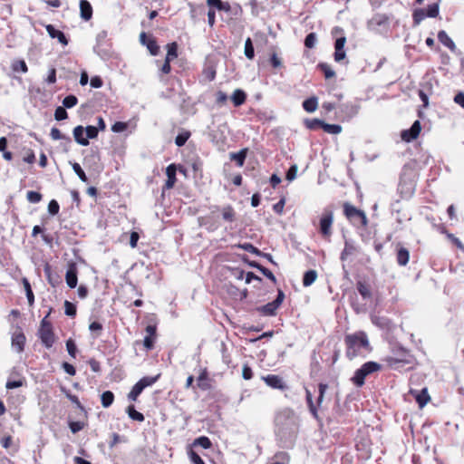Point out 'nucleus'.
Here are the masks:
<instances>
[{
  "label": "nucleus",
  "mask_w": 464,
  "mask_h": 464,
  "mask_svg": "<svg viewBox=\"0 0 464 464\" xmlns=\"http://www.w3.org/2000/svg\"><path fill=\"white\" fill-rule=\"evenodd\" d=\"M344 343L346 344V356L351 360L360 355L363 350H369L370 347L368 337L364 332L346 335Z\"/></svg>",
  "instance_id": "obj_1"
},
{
  "label": "nucleus",
  "mask_w": 464,
  "mask_h": 464,
  "mask_svg": "<svg viewBox=\"0 0 464 464\" xmlns=\"http://www.w3.org/2000/svg\"><path fill=\"white\" fill-rule=\"evenodd\" d=\"M382 368L381 364L375 362H367L363 363L361 368L355 371L352 378V382L357 387H362L364 384L365 378Z\"/></svg>",
  "instance_id": "obj_2"
},
{
  "label": "nucleus",
  "mask_w": 464,
  "mask_h": 464,
  "mask_svg": "<svg viewBox=\"0 0 464 464\" xmlns=\"http://www.w3.org/2000/svg\"><path fill=\"white\" fill-rule=\"evenodd\" d=\"M334 222V212L329 208H325L320 218L319 228L320 233L324 238H330L332 236V225Z\"/></svg>",
  "instance_id": "obj_3"
},
{
  "label": "nucleus",
  "mask_w": 464,
  "mask_h": 464,
  "mask_svg": "<svg viewBox=\"0 0 464 464\" xmlns=\"http://www.w3.org/2000/svg\"><path fill=\"white\" fill-rule=\"evenodd\" d=\"M344 214L351 220L358 219L362 226L367 225V218L363 211L357 209L355 207L345 203L343 206Z\"/></svg>",
  "instance_id": "obj_4"
},
{
  "label": "nucleus",
  "mask_w": 464,
  "mask_h": 464,
  "mask_svg": "<svg viewBox=\"0 0 464 464\" xmlns=\"http://www.w3.org/2000/svg\"><path fill=\"white\" fill-rule=\"evenodd\" d=\"M262 380L266 382V384L273 389H277L280 391H285L288 389L287 384L284 382L283 378L279 375L276 374H268L266 376H263Z\"/></svg>",
  "instance_id": "obj_5"
},
{
  "label": "nucleus",
  "mask_w": 464,
  "mask_h": 464,
  "mask_svg": "<svg viewBox=\"0 0 464 464\" xmlns=\"http://www.w3.org/2000/svg\"><path fill=\"white\" fill-rule=\"evenodd\" d=\"M420 130V121H415L410 129L401 131V137L404 141L410 142L418 138Z\"/></svg>",
  "instance_id": "obj_6"
},
{
  "label": "nucleus",
  "mask_w": 464,
  "mask_h": 464,
  "mask_svg": "<svg viewBox=\"0 0 464 464\" xmlns=\"http://www.w3.org/2000/svg\"><path fill=\"white\" fill-rule=\"evenodd\" d=\"M339 109L343 119L350 120L358 113L360 106L353 102H346L340 105Z\"/></svg>",
  "instance_id": "obj_7"
},
{
  "label": "nucleus",
  "mask_w": 464,
  "mask_h": 464,
  "mask_svg": "<svg viewBox=\"0 0 464 464\" xmlns=\"http://www.w3.org/2000/svg\"><path fill=\"white\" fill-rule=\"evenodd\" d=\"M39 338L46 348H51L55 341L53 328L39 329Z\"/></svg>",
  "instance_id": "obj_8"
},
{
  "label": "nucleus",
  "mask_w": 464,
  "mask_h": 464,
  "mask_svg": "<svg viewBox=\"0 0 464 464\" xmlns=\"http://www.w3.org/2000/svg\"><path fill=\"white\" fill-rule=\"evenodd\" d=\"M140 41L142 44H146L147 48L149 49L150 53L152 55H157L160 50V47L157 44V42L150 37H148L146 33L142 32L140 34Z\"/></svg>",
  "instance_id": "obj_9"
},
{
  "label": "nucleus",
  "mask_w": 464,
  "mask_h": 464,
  "mask_svg": "<svg viewBox=\"0 0 464 464\" xmlns=\"http://www.w3.org/2000/svg\"><path fill=\"white\" fill-rule=\"evenodd\" d=\"M388 16L382 14H377L372 17L368 22V27L372 30H377L381 26H384L388 24Z\"/></svg>",
  "instance_id": "obj_10"
},
{
  "label": "nucleus",
  "mask_w": 464,
  "mask_h": 464,
  "mask_svg": "<svg viewBox=\"0 0 464 464\" xmlns=\"http://www.w3.org/2000/svg\"><path fill=\"white\" fill-rule=\"evenodd\" d=\"M45 29L51 38H57L58 41L64 46L68 44V40L62 31L55 29V27L52 24H47Z\"/></svg>",
  "instance_id": "obj_11"
},
{
  "label": "nucleus",
  "mask_w": 464,
  "mask_h": 464,
  "mask_svg": "<svg viewBox=\"0 0 464 464\" xmlns=\"http://www.w3.org/2000/svg\"><path fill=\"white\" fill-rule=\"evenodd\" d=\"M93 51L97 53L102 60H109L112 56V52L111 49L110 44H95L93 47Z\"/></svg>",
  "instance_id": "obj_12"
},
{
  "label": "nucleus",
  "mask_w": 464,
  "mask_h": 464,
  "mask_svg": "<svg viewBox=\"0 0 464 464\" xmlns=\"http://www.w3.org/2000/svg\"><path fill=\"white\" fill-rule=\"evenodd\" d=\"M25 336L22 332L14 333L12 336V346L17 353H22L24 348Z\"/></svg>",
  "instance_id": "obj_13"
},
{
  "label": "nucleus",
  "mask_w": 464,
  "mask_h": 464,
  "mask_svg": "<svg viewBox=\"0 0 464 464\" xmlns=\"http://www.w3.org/2000/svg\"><path fill=\"white\" fill-rule=\"evenodd\" d=\"M80 14L84 21H89L92 17V7L87 0H80Z\"/></svg>",
  "instance_id": "obj_14"
},
{
  "label": "nucleus",
  "mask_w": 464,
  "mask_h": 464,
  "mask_svg": "<svg viewBox=\"0 0 464 464\" xmlns=\"http://www.w3.org/2000/svg\"><path fill=\"white\" fill-rule=\"evenodd\" d=\"M314 123L318 124L325 132L330 134H339L342 131V126L339 124L325 123L318 119H314Z\"/></svg>",
  "instance_id": "obj_15"
},
{
  "label": "nucleus",
  "mask_w": 464,
  "mask_h": 464,
  "mask_svg": "<svg viewBox=\"0 0 464 464\" xmlns=\"http://www.w3.org/2000/svg\"><path fill=\"white\" fill-rule=\"evenodd\" d=\"M66 284L70 288H74L77 285V268L75 266H71L65 275Z\"/></svg>",
  "instance_id": "obj_16"
},
{
  "label": "nucleus",
  "mask_w": 464,
  "mask_h": 464,
  "mask_svg": "<svg viewBox=\"0 0 464 464\" xmlns=\"http://www.w3.org/2000/svg\"><path fill=\"white\" fill-rule=\"evenodd\" d=\"M176 166L174 164H170L166 169V175L168 179L165 183V187L167 188H172L176 182Z\"/></svg>",
  "instance_id": "obj_17"
},
{
  "label": "nucleus",
  "mask_w": 464,
  "mask_h": 464,
  "mask_svg": "<svg viewBox=\"0 0 464 464\" xmlns=\"http://www.w3.org/2000/svg\"><path fill=\"white\" fill-rule=\"evenodd\" d=\"M438 39L444 46L449 48L451 52H454L456 50V44L445 31L441 30L438 33Z\"/></svg>",
  "instance_id": "obj_18"
},
{
  "label": "nucleus",
  "mask_w": 464,
  "mask_h": 464,
  "mask_svg": "<svg viewBox=\"0 0 464 464\" xmlns=\"http://www.w3.org/2000/svg\"><path fill=\"white\" fill-rule=\"evenodd\" d=\"M246 100V92L241 89H237L231 95V101L236 107H239L245 103Z\"/></svg>",
  "instance_id": "obj_19"
},
{
  "label": "nucleus",
  "mask_w": 464,
  "mask_h": 464,
  "mask_svg": "<svg viewBox=\"0 0 464 464\" xmlns=\"http://www.w3.org/2000/svg\"><path fill=\"white\" fill-rule=\"evenodd\" d=\"M73 137L75 141L82 145V146H87L89 145V140L86 138H83V132L84 129L82 126L79 125L73 129Z\"/></svg>",
  "instance_id": "obj_20"
},
{
  "label": "nucleus",
  "mask_w": 464,
  "mask_h": 464,
  "mask_svg": "<svg viewBox=\"0 0 464 464\" xmlns=\"http://www.w3.org/2000/svg\"><path fill=\"white\" fill-rule=\"evenodd\" d=\"M160 376V374L156 376H145L141 378L135 385L143 391L145 388L153 385L159 380Z\"/></svg>",
  "instance_id": "obj_21"
},
{
  "label": "nucleus",
  "mask_w": 464,
  "mask_h": 464,
  "mask_svg": "<svg viewBox=\"0 0 464 464\" xmlns=\"http://www.w3.org/2000/svg\"><path fill=\"white\" fill-rule=\"evenodd\" d=\"M160 376V374L156 376H145L141 378L135 385L143 391L145 388L153 385L159 380Z\"/></svg>",
  "instance_id": "obj_22"
},
{
  "label": "nucleus",
  "mask_w": 464,
  "mask_h": 464,
  "mask_svg": "<svg viewBox=\"0 0 464 464\" xmlns=\"http://www.w3.org/2000/svg\"><path fill=\"white\" fill-rule=\"evenodd\" d=\"M410 253L405 247H400L397 252V263L400 266H406L409 262Z\"/></svg>",
  "instance_id": "obj_23"
},
{
  "label": "nucleus",
  "mask_w": 464,
  "mask_h": 464,
  "mask_svg": "<svg viewBox=\"0 0 464 464\" xmlns=\"http://www.w3.org/2000/svg\"><path fill=\"white\" fill-rule=\"evenodd\" d=\"M222 218L227 222H233L236 218V212L231 206H226L221 209Z\"/></svg>",
  "instance_id": "obj_24"
},
{
  "label": "nucleus",
  "mask_w": 464,
  "mask_h": 464,
  "mask_svg": "<svg viewBox=\"0 0 464 464\" xmlns=\"http://www.w3.org/2000/svg\"><path fill=\"white\" fill-rule=\"evenodd\" d=\"M318 106V102L316 97H311L304 101L303 108L307 112H314Z\"/></svg>",
  "instance_id": "obj_25"
},
{
  "label": "nucleus",
  "mask_w": 464,
  "mask_h": 464,
  "mask_svg": "<svg viewBox=\"0 0 464 464\" xmlns=\"http://www.w3.org/2000/svg\"><path fill=\"white\" fill-rule=\"evenodd\" d=\"M427 16V12L422 8H418L413 11L412 19L414 25H419Z\"/></svg>",
  "instance_id": "obj_26"
},
{
  "label": "nucleus",
  "mask_w": 464,
  "mask_h": 464,
  "mask_svg": "<svg viewBox=\"0 0 464 464\" xmlns=\"http://www.w3.org/2000/svg\"><path fill=\"white\" fill-rule=\"evenodd\" d=\"M316 278H317L316 271L315 270H308L304 275L303 285L304 286H309L312 284H314V282L316 280Z\"/></svg>",
  "instance_id": "obj_27"
},
{
  "label": "nucleus",
  "mask_w": 464,
  "mask_h": 464,
  "mask_svg": "<svg viewBox=\"0 0 464 464\" xmlns=\"http://www.w3.org/2000/svg\"><path fill=\"white\" fill-rule=\"evenodd\" d=\"M357 290L363 299H369L372 296L370 287L363 282H358L356 285Z\"/></svg>",
  "instance_id": "obj_28"
},
{
  "label": "nucleus",
  "mask_w": 464,
  "mask_h": 464,
  "mask_svg": "<svg viewBox=\"0 0 464 464\" xmlns=\"http://www.w3.org/2000/svg\"><path fill=\"white\" fill-rule=\"evenodd\" d=\"M23 285L25 290L26 297L30 306H33L34 303V295L31 288V285L26 278H23Z\"/></svg>",
  "instance_id": "obj_29"
},
{
  "label": "nucleus",
  "mask_w": 464,
  "mask_h": 464,
  "mask_svg": "<svg viewBox=\"0 0 464 464\" xmlns=\"http://www.w3.org/2000/svg\"><path fill=\"white\" fill-rule=\"evenodd\" d=\"M102 405L104 408L110 407L114 401V394L111 391L104 392L101 396Z\"/></svg>",
  "instance_id": "obj_30"
},
{
  "label": "nucleus",
  "mask_w": 464,
  "mask_h": 464,
  "mask_svg": "<svg viewBox=\"0 0 464 464\" xmlns=\"http://www.w3.org/2000/svg\"><path fill=\"white\" fill-rule=\"evenodd\" d=\"M430 401V396L428 394L427 389L424 388L420 393L416 396V401L418 402L420 408L424 407L428 401Z\"/></svg>",
  "instance_id": "obj_31"
},
{
  "label": "nucleus",
  "mask_w": 464,
  "mask_h": 464,
  "mask_svg": "<svg viewBox=\"0 0 464 464\" xmlns=\"http://www.w3.org/2000/svg\"><path fill=\"white\" fill-rule=\"evenodd\" d=\"M127 413H128L129 417L131 420H137V421H143L144 420L143 414L139 412V411H137L133 405H130L127 408Z\"/></svg>",
  "instance_id": "obj_32"
},
{
  "label": "nucleus",
  "mask_w": 464,
  "mask_h": 464,
  "mask_svg": "<svg viewBox=\"0 0 464 464\" xmlns=\"http://www.w3.org/2000/svg\"><path fill=\"white\" fill-rule=\"evenodd\" d=\"M12 70L14 72H22L25 73L28 72V67L24 60H15L12 63Z\"/></svg>",
  "instance_id": "obj_33"
},
{
  "label": "nucleus",
  "mask_w": 464,
  "mask_h": 464,
  "mask_svg": "<svg viewBox=\"0 0 464 464\" xmlns=\"http://www.w3.org/2000/svg\"><path fill=\"white\" fill-rule=\"evenodd\" d=\"M167 48H168V53H167V55H166V59L167 60H174L175 58L178 57V44L177 43H171V44H169L167 45Z\"/></svg>",
  "instance_id": "obj_34"
},
{
  "label": "nucleus",
  "mask_w": 464,
  "mask_h": 464,
  "mask_svg": "<svg viewBox=\"0 0 464 464\" xmlns=\"http://www.w3.org/2000/svg\"><path fill=\"white\" fill-rule=\"evenodd\" d=\"M72 168L82 182H85V183L88 182V178L79 163H77V162L72 163Z\"/></svg>",
  "instance_id": "obj_35"
},
{
  "label": "nucleus",
  "mask_w": 464,
  "mask_h": 464,
  "mask_svg": "<svg viewBox=\"0 0 464 464\" xmlns=\"http://www.w3.org/2000/svg\"><path fill=\"white\" fill-rule=\"evenodd\" d=\"M276 310L277 308L271 302L258 308V311L265 315H275Z\"/></svg>",
  "instance_id": "obj_36"
},
{
  "label": "nucleus",
  "mask_w": 464,
  "mask_h": 464,
  "mask_svg": "<svg viewBox=\"0 0 464 464\" xmlns=\"http://www.w3.org/2000/svg\"><path fill=\"white\" fill-rule=\"evenodd\" d=\"M354 252L355 246L349 242H345L344 248L341 253V260H345L349 256L353 255Z\"/></svg>",
  "instance_id": "obj_37"
},
{
  "label": "nucleus",
  "mask_w": 464,
  "mask_h": 464,
  "mask_svg": "<svg viewBox=\"0 0 464 464\" xmlns=\"http://www.w3.org/2000/svg\"><path fill=\"white\" fill-rule=\"evenodd\" d=\"M245 55L249 60H252L255 56L254 46L250 38H247L245 42Z\"/></svg>",
  "instance_id": "obj_38"
},
{
  "label": "nucleus",
  "mask_w": 464,
  "mask_h": 464,
  "mask_svg": "<svg viewBox=\"0 0 464 464\" xmlns=\"http://www.w3.org/2000/svg\"><path fill=\"white\" fill-rule=\"evenodd\" d=\"M237 247H239V248H241L243 250H246V251H247L249 253H252L254 255H256V256H261L262 255V252L257 247L253 246L251 243L239 244L237 246Z\"/></svg>",
  "instance_id": "obj_39"
},
{
  "label": "nucleus",
  "mask_w": 464,
  "mask_h": 464,
  "mask_svg": "<svg viewBox=\"0 0 464 464\" xmlns=\"http://www.w3.org/2000/svg\"><path fill=\"white\" fill-rule=\"evenodd\" d=\"M195 446H200L203 449H209L211 447L210 440L206 436H201L194 440Z\"/></svg>",
  "instance_id": "obj_40"
},
{
  "label": "nucleus",
  "mask_w": 464,
  "mask_h": 464,
  "mask_svg": "<svg viewBox=\"0 0 464 464\" xmlns=\"http://www.w3.org/2000/svg\"><path fill=\"white\" fill-rule=\"evenodd\" d=\"M317 42V35L315 33H310L306 35L304 39V45L305 47L312 49L315 46V44Z\"/></svg>",
  "instance_id": "obj_41"
},
{
  "label": "nucleus",
  "mask_w": 464,
  "mask_h": 464,
  "mask_svg": "<svg viewBox=\"0 0 464 464\" xmlns=\"http://www.w3.org/2000/svg\"><path fill=\"white\" fill-rule=\"evenodd\" d=\"M306 401H307V404H308L311 413L313 414V416L314 418L317 419L318 418L317 409H316L315 405L314 404V401L312 400V394H311L310 391H308V390H306Z\"/></svg>",
  "instance_id": "obj_42"
},
{
  "label": "nucleus",
  "mask_w": 464,
  "mask_h": 464,
  "mask_svg": "<svg viewBox=\"0 0 464 464\" xmlns=\"http://www.w3.org/2000/svg\"><path fill=\"white\" fill-rule=\"evenodd\" d=\"M189 137H190V133L188 131H184V132L179 133L175 139L176 145L178 147L183 146L187 142V140H188Z\"/></svg>",
  "instance_id": "obj_43"
},
{
  "label": "nucleus",
  "mask_w": 464,
  "mask_h": 464,
  "mask_svg": "<svg viewBox=\"0 0 464 464\" xmlns=\"http://www.w3.org/2000/svg\"><path fill=\"white\" fill-rule=\"evenodd\" d=\"M440 6L439 3L431 4L428 6L427 9V16L430 18H435L439 15Z\"/></svg>",
  "instance_id": "obj_44"
},
{
  "label": "nucleus",
  "mask_w": 464,
  "mask_h": 464,
  "mask_svg": "<svg viewBox=\"0 0 464 464\" xmlns=\"http://www.w3.org/2000/svg\"><path fill=\"white\" fill-rule=\"evenodd\" d=\"M78 102V99L74 95H68L63 101V105L64 108H72Z\"/></svg>",
  "instance_id": "obj_45"
},
{
  "label": "nucleus",
  "mask_w": 464,
  "mask_h": 464,
  "mask_svg": "<svg viewBox=\"0 0 464 464\" xmlns=\"http://www.w3.org/2000/svg\"><path fill=\"white\" fill-rule=\"evenodd\" d=\"M321 71L324 72L326 79H330L335 75L334 71L327 63H320L318 65Z\"/></svg>",
  "instance_id": "obj_46"
},
{
  "label": "nucleus",
  "mask_w": 464,
  "mask_h": 464,
  "mask_svg": "<svg viewBox=\"0 0 464 464\" xmlns=\"http://www.w3.org/2000/svg\"><path fill=\"white\" fill-rule=\"evenodd\" d=\"M67 117H68V113L63 106V107L59 106L55 109L54 119L56 121H63V120L67 119Z\"/></svg>",
  "instance_id": "obj_47"
},
{
  "label": "nucleus",
  "mask_w": 464,
  "mask_h": 464,
  "mask_svg": "<svg viewBox=\"0 0 464 464\" xmlns=\"http://www.w3.org/2000/svg\"><path fill=\"white\" fill-rule=\"evenodd\" d=\"M66 349L68 353L72 357L75 358L76 353H77V347L72 339H69L66 341Z\"/></svg>",
  "instance_id": "obj_48"
},
{
  "label": "nucleus",
  "mask_w": 464,
  "mask_h": 464,
  "mask_svg": "<svg viewBox=\"0 0 464 464\" xmlns=\"http://www.w3.org/2000/svg\"><path fill=\"white\" fill-rule=\"evenodd\" d=\"M50 136L54 140L66 139L68 141H71V139L69 137H66L65 135L62 134L60 130H58L57 128H52Z\"/></svg>",
  "instance_id": "obj_49"
},
{
  "label": "nucleus",
  "mask_w": 464,
  "mask_h": 464,
  "mask_svg": "<svg viewBox=\"0 0 464 464\" xmlns=\"http://www.w3.org/2000/svg\"><path fill=\"white\" fill-rule=\"evenodd\" d=\"M26 198L31 203H38L42 200V195L36 191H28Z\"/></svg>",
  "instance_id": "obj_50"
},
{
  "label": "nucleus",
  "mask_w": 464,
  "mask_h": 464,
  "mask_svg": "<svg viewBox=\"0 0 464 464\" xmlns=\"http://www.w3.org/2000/svg\"><path fill=\"white\" fill-rule=\"evenodd\" d=\"M246 156V150H242L237 153H234L232 155V159L235 160L239 166H243V164L245 162Z\"/></svg>",
  "instance_id": "obj_51"
},
{
  "label": "nucleus",
  "mask_w": 464,
  "mask_h": 464,
  "mask_svg": "<svg viewBox=\"0 0 464 464\" xmlns=\"http://www.w3.org/2000/svg\"><path fill=\"white\" fill-rule=\"evenodd\" d=\"M23 385H24V381L22 379L15 380V381L9 379V380H7V382L5 383V388L7 390H13L15 388L22 387Z\"/></svg>",
  "instance_id": "obj_52"
},
{
  "label": "nucleus",
  "mask_w": 464,
  "mask_h": 464,
  "mask_svg": "<svg viewBox=\"0 0 464 464\" xmlns=\"http://www.w3.org/2000/svg\"><path fill=\"white\" fill-rule=\"evenodd\" d=\"M327 389H328V385L327 384H325V383H319V385H318L319 395H318V398H317V405L318 406H320L321 403L323 402L324 397V393H325Z\"/></svg>",
  "instance_id": "obj_53"
},
{
  "label": "nucleus",
  "mask_w": 464,
  "mask_h": 464,
  "mask_svg": "<svg viewBox=\"0 0 464 464\" xmlns=\"http://www.w3.org/2000/svg\"><path fill=\"white\" fill-rule=\"evenodd\" d=\"M64 307H65V314L71 317L75 316L76 314V307L73 304H72L69 301L64 302Z\"/></svg>",
  "instance_id": "obj_54"
},
{
  "label": "nucleus",
  "mask_w": 464,
  "mask_h": 464,
  "mask_svg": "<svg viewBox=\"0 0 464 464\" xmlns=\"http://www.w3.org/2000/svg\"><path fill=\"white\" fill-rule=\"evenodd\" d=\"M372 322L381 328H385L388 326V319L379 316H372Z\"/></svg>",
  "instance_id": "obj_55"
},
{
  "label": "nucleus",
  "mask_w": 464,
  "mask_h": 464,
  "mask_svg": "<svg viewBox=\"0 0 464 464\" xmlns=\"http://www.w3.org/2000/svg\"><path fill=\"white\" fill-rule=\"evenodd\" d=\"M108 32L106 30L101 31L96 36V44H108Z\"/></svg>",
  "instance_id": "obj_56"
},
{
  "label": "nucleus",
  "mask_w": 464,
  "mask_h": 464,
  "mask_svg": "<svg viewBox=\"0 0 464 464\" xmlns=\"http://www.w3.org/2000/svg\"><path fill=\"white\" fill-rule=\"evenodd\" d=\"M297 169H298L296 165H292L286 172L285 179L288 181H293L296 178Z\"/></svg>",
  "instance_id": "obj_57"
},
{
  "label": "nucleus",
  "mask_w": 464,
  "mask_h": 464,
  "mask_svg": "<svg viewBox=\"0 0 464 464\" xmlns=\"http://www.w3.org/2000/svg\"><path fill=\"white\" fill-rule=\"evenodd\" d=\"M142 392V390L140 389V387H138L137 385H134L131 389V391L130 392V393L128 394V398L129 400L130 401H137L139 395Z\"/></svg>",
  "instance_id": "obj_58"
},
{
  "label": "nucleus",
  "mask_w": 464,
  "mask_h": 464,
  "mask_svg": "<svg viewBox=\"0 0 464 464\" xmlns=\"http://www.w3.org/2000/svg\"><path fill=\"white\" fill-rule=\"evenodd\" d=\"M85 131H86V135H87L86 139H95L98 136V128L97 127L89 125L85 128Z\"/></svg>",
  "instance_id": "obj_59"
},
{
  "label": "nucleus",
  "mask_w": 464,
  "mask_h": 464,
  "mask_svg": "<svg viewBox=\"0 0 464 464\" xmlns=\"http://www.w3.org/2000/svg\"><path fill=\"white\" fill-rule=\"evenodd\" d=\"M60 207L56 200L52 199L48 204V212L51 215H56L59 212Z\"/></svg>",
  "instance_id": "obj_60"
},
{
  "label": "nucleus",
  "mask_w": 464,
  "mask_h": 464,
  "mask_svg": "<svg viewBox=\"0 0 464 464\" xmlns=\"http://www.w3.org/2000/svg\"><path fill=\"white\" fill-rule=\"evenodd\" d=\"M127 129V123L122 121H117L111 126L113 132H122Z\"/></svg>",
  "instance_id": "obj_61"
},
{
  "label": "nucleus",
  "mask_w": 464,
  "mask_h": 464,
  "mask_svg": "<svg viewBox=\"0 0 464 464\" xmlns=\"http://www.w3.org/2000/svg\"><path fill=\"white\" fill-rule=\"evenodd\" d=\"M227 101V95L224 92H222V91L217 92L216 102L218 104L223 105L226 103Z\"/></svg>",
  "instance_id": "obj_62"
},
{
  "label": "nucleus",
  "mask_w": 464,
  "mask_h": 464,
  "mask_svg": "<svg viewBox=\"0 0 464 464\" xmlns=\"http://www.w3.org/2000/svg\"><path fill=\"white\" fill-rule=\"evenodd\" d=\"M334 56V61L337 62V63H340L343 60H344L345 57H346V53H345L344 48H343V49H335Z\"/></svg>",
  "instance_id": "obj_63"
},
{
  "label": "nucleus",
  "mask_w": 464,
  "mask_h": 464,
  "mask_svg": "<svg viewBox=\"0 0 464 464\" xmlns=\"http://www.w3.org/2000/svg\"><path fill=\"white\" fill-rule=\"evenodd\" d=\"M189 459L194 464H205L200 456L193 450L189 452Z\"/></svg>",
  "instance_id": "obj_64"
}]
</instances>
